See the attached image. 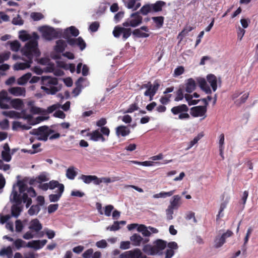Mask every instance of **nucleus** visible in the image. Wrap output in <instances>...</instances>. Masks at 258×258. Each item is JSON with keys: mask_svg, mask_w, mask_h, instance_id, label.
<instances>
[{"mask_svg": "<svg viewBox=\"0 0 258 258\" xmlns=\"http://www.w3.org/2000/svg\"><path fill=\"white\" fill-rule=\"evenodd\" d=\"M67 46L66 42L63 40H58L56 42V45L54 49L58 52H62Z\"/></svg>", "mask_w": 258, "mask_h": 258, "instance_id": "obj_40", "label": "nucleus"}, {"mask_svg": "<svg viewBox=\"0 0 258 258\" xmlns=\"http://www.w3.org/2000/svg\"><path fill=\"white\" fill-rule=\"evenodd\" d=\"M118 180L119 178L118 177H102L101 178H98L97 177V180L96 181V185H99L102 183L108 184L110 183L118 181Z\"/></svg>", "mask_w": 258, "mask_h": 258, "instance_id": "obj_32", "label": "nucleus"}, {"mask_svg": "<svg viewBox=\"0 0 258 258\" xmlns=\"http://www.w3.org/2000/svg\"><path fill=\"white\" fill-rule=\"evenodd\" d=\"M166 241L158 239L153 242V245H145L143 248V250L148 255H161L163 253V250L166 247Z\"/></svg>", "mask_w": 258, "mask_h": 258, "instance_id": "obj_7", "label": "nucleus"}, {"mask_svg": "<svg viewBox=\"0 0 258 258\" xmlns=\"http://www.w3.org/2000/svg\"><path fill=\"white\" fill-rule=\"evenodd\" d=\"M130 240L133 244L135 246H140L142 243H147L149 241V239H144L140 235L134 234L130 237Z\"/></svg>", "mask_w": 258, "mask_h": 258, "instance_id": "obj_26", "label": "nucleus"}, {"mask_svg": "<svg viewBox=\"0 0 258 258\" xmlns=\"http://www.w3.org/2000/svg\"><path fill=\"white\" fill-rule=\"evenodd\" d=\"M79 178L81 179L85 183L89 184L93 182L94 184L96 185V181L97 180V176L95 175H82Z\"/></svg>", "mask_w": 258, "mask_h": 258, "instance_id": "obj_34", "label": "nucleus"}, {"mask_svg": "<svg viewBox=\"0 0 258 258\" xmlns=\"http://www.w3.org/2000/svg\"><path fill=\"white\" fill-rule=\"evenodd\" d=\"M193 29L192 27L188 26L185 27L184 29L178 34V37L182 39L183 37L186 36L188 32Z\"/></svg>", "mask_w": 258, "mask_h": 258, "instance_id": "obj_56", "label": "nucleus"}, {"mask_svg": "<svg viewBox=\"0 0 258 258\" xmlns=\"http://www.w3.org/2000/svg\"><path fill=\"white\" fill-rule=\"evenodd\" d=\"M9 92L15 96H25L26 90L25 88L21 87H11L8 90Z\"/></svg>", "mask_w": 258, "mask_h": 258, "instance_id": "obj_24", "label": "nucleus"}, {"mask_svg": "<svg viewBox=\"0 0 258 258\" xmlns=\"http://www.w3.org/2000/svg\"><path fill=\"white\" fill-rule=\"evenodd\" d=\"M7 44L10 45L11 50L15 52L18 51L21 47V44L18 40L8 41Z\"/></svg>", "mask_w": 258, "mask_h": 258, "instance_id": "obj_42", "label": "nucleus"}, {"mask_svg": "<svg viewBox=\"0 0 258 258\" xmlns=\"http://www.w3.org/2000/svg\"><path fill=\"white\" fill-rule=\"evenodd\" d=\"M38 62L42 65L48 66V67H51L53 65L50 62V60L48 57H42L39 59Z\"/></svg>", "mask_w": 258, "mask_h": 258, "instance_id": "obj_58", "label": "nucleus"}, {"mask_svg": "<svg viewBox=\"0 0 258 258\" xmlns=\"http://www.w3.org/2000/svg\"><path fill=\"white\" fill-rule=\"evenodd\" d=\"M53 133L54 132L53 130L45 126L40 127L38 130L30 132L31 134L36 136L35 138L38 140L44 141H46L48 137Z\"/></svg>", "mask_w": 258, "mask_h": 258, "instance_id": "obj_12", "label": "nucleus"}, {"mask_svg": "<svg viewBox=\"0 0 258 258\" xmlns=\"http://www.w3.org/2000/svg\"><path fill=\"white\" fill-rule=\"evenodd\" d=\"M40 211V208L39 205H33L28 211V213L30 216H34L37 215Z\"/></svg>", "mask_w": 258, "mask_h": 258, "instance_id": "obj_52", "label": "nucleus"}, {"mask_svg": "<svg viewBox=\"0 0 258 258\" xmlns=\"http://www.w3.org/2000/svg\"><path fill=\"white\" fill-rule=\"evenodd\" d=\"M152 19L156 23L157 27L160 28L162 26L164 22V18L163 17H153Z\"/></svg>", "mask_w": 258, "mask_h": 258, "instance_id": "obj_55", "label": "nucleus"}, {"mask_svg": "<svg viewBox=\"0 0 258 258\" xmlns=\"http://www.w3.org/2000/svg\"><path fill=\"white\" fill-rule=\"evenodd\" d=\"M2 114L7 117L13 118H22L27 120L29 123L31 125H34L40 123V122L46 119L47 118L44 116H38L34 120L31 114H27L26 110H22L21 112H18L15 111H4Z\"/></svg>", "mask_w": 258, "mask_h": 258, "instance_id": "obj_5", "label": "nucleus"}, {"mask_svg": "<svg viewBox=\"0 0 258 258\" xmlns=\"http://www.w3.org/2000/svg\"><path fill=\"white\" fill-rule=\"evenodd\" d=\"M85 79L83 78H80L78 79L76 84L77 87L74 89L73 94L75 97L77 96L81 92L82 89V86L81 83L84 81Z\"/></svg>", "mask_w": 258, "mask_h": 258, "instance_id": "obj_46", "label": "nucleus"}, {"mask_svg": "<svg viewBox=\"0 0 258 258\" xmlns=\"http://www.w3.org/2000/svg\"><path fill=\"white\" fill-rule=\"evenodd\" d=\"M116 135L118 137H125L130 133V130L127 126L120 125L115 128Z\"/></svg>", "mask_w": 258, "mask_h": 258, "instance_id": "obj_28", "label": "nucleus"}, {"mask_svg": "<svg viewBox=\"0 0 258 258\" xmlns=\"http://www.w3.org/2000/svg\"><path fill=\"white\" fill-rule=\"evenodd\" d=\"M12 127L14 130H17L20 128L22 130H29L30 128V127L26 125L22 124V123L19 121H14Z\"/></svg>", "mask_w": 258, "mask_h": 258, "instance_id": "obj_51", "label": "nucleus"}, {"mask_svg": "<svg viewBox=\"0 0 258 258\" xmlns=\"http://www.w3.org/2000/svg\"><path fill=\"white\" fill-rule=\"evenodd\" d=\"M34 102L32 101H29L27 103L30 107V111L33 114H45V110L34 106Z\"/></svg>", "mask_w": 258, "mask_h": 258, "instance_id": "obj_30", "label": "nucleus"}, {"mask_svg": "<svg viewBox=\"0 0 258 258\" xmlns=\"http://www.w3.org/2000/svg\"><path fill=\"white\" fill-rule=\"evenodd\" d=\"M120 258H147V256L143 254L139 248L125 251L122 253Z\"/></svg>", "mask_w": 258, "mask_h": 258, "instance_id": "obj_14", "label": "nucleus"}, {"mask_svg": "<svg viewBox=\"0 0 258 258\" xmlns=\"http://www.w3.org/2000/svg\"><path fill=\"white\" fill-rule=\"evenodd\" d=\"M43 38L47 40H51L57 37L61 33L60 29H54L48 26H43L39 28Z\"/></svg>", "mask_w": 258, "mask_h": 258, "instance_id": "obj_10", "label": "nucleus"}, {"mask_svg": "<svg viewBox=\"0 0 258 258\" xmlns=\"http://www.w3.org/2000/svg\"><path fill=\"white\" fill-rule=\"evenodd\" d=\"M69 33H71L72 36L75 37L77 36L79 34V30L74 26H71L70 27L66 29L63 34V37L65 38H68V34Z\"/></svg>", "mask_w": 258, "mask_h": 258, "instance_id": "obj_39", "label": "nucleus"}, {"mask_svg": "<svg viewBox=\"0 0 258 258\" xmlns=\"http://www.w3.org/2000/svg\"><path fill=\"white\" fill-rule=\"evenodd\" d=\"M165 258H171L178 248V244L174 241L170 242L166 245Z\"/></svg>", "mask_w": 258, "mask_h": 258, "instance_id": "obj_17", "label": "nucleus"}, {"mask_svg": "<svg viewBox=\"0 0 258 258\" xmlns=\"http://www.w3.org/2000/svg\"><path fill=\"white\" fill-rule=\"evenodd\" d=\"M28 228L32 232L37 233L42 229V225L38 219L35 218L29 222Z\"/></svg>", "mask_w": 258, "mask_h": 258, "instance_id": "obj_18", "label": "nucleus"}, {"mask_svg": "<svg viewBox=\"0 0 258 258\" xmlns=\"http://www.w3.org/2000/svg\"><path fill=\"white\" fill-rule=\"evenodd\" d=\"M2 157L3 159L6 162H10L11 160L12 157L10 154V149L7 143L5 144L3 146Z\"/></svg>", "mask_w": 258, "mask_h": 258, "instance_id": "obj_31", "label": "nucleus"}, {"mask_svg": "<svg viewBox=\"0 0 258 258\" xmlns=\"http://www.w3.org/2000/svg\"><path fill=\"white\" fill-rule=\"evenodd\" d=\"M58 66L65 70H70L71 73H74L75 71V65L74 64H66L62 62L58 63Z\"/></svg>", "mask_w": 258, "mask_h": 258, "instance_id": "obj_50", "label": "nucleus"}, {"mask_svg": "<svg viewBox=\"0 0 258 258\" xmlns=\"http://www.w3.org/2000/svg\"><path fill=\"white\" fill-rule=\"evenodd\" d=\"M10 104L16 110H21L23 108L24 103L22 99L16 98L11 100Z\"/></svg>", "mask_w": 258, "mask_h": 258, "instance_id": "obj_35", "label": "nucleus"}, {"mask_svg": "<svg viewBox=\"0 0 258 258\" xmlns=\"http://www.w3.org/2000/svg\"><path fill=\"white\" fill-rule=\"evenodd\" d=\"M64 190L61 189L60 191H56V194H51L48 196L49 200L50 202H56L59 200Z\"/></svg>", "mask_w": 258, "mask_h": 258, "instance_id": "obj_41", "label": "nucleus"}, {"mask_svg": "<svg viewBox=\"0 0 258 258\" xmlns=\"http://www.w3.org/2000/svg\"><path fill=\"white\" fill-rule=\"evenodd\" d=\"M46 242L47 240L45 239L42 240H32L28 242L26 244V246L35 249H39L43 247Z\"/></svg>", "mask_w": 258, "mask_h": 258, "instance_id": "obj_22", "label": "nucleus"}, {"mask_svg": "<svg viewBox=\"0 0 258 258\" xmlns=\"http://www.w3.org/2000/svg\"><path fill=\"white\" fill-rule=\"evenodd\" d=\"M27 221L26 220H24L23 222L21 221L20 220H16L15 222L16 231L18 232H21L24 227V223H25Z\"/></svg>", "mask_w": 258, "mask_h": 258, "instance_id": "obj_53", "label": "nucleus"}, {"mask_svg": "<svg viewBox=\"0 0 258 258\" xmlns=\"http://www.w3.org/2000/svg\"><path fill=\"white\" fill-rule=\"evenodd\" d=\"M25 190L26 185L22 181H18L16 184L13 185L10 200L15 203L12 207L11 213L12 216L16 218L19 217L22 211L21 205L22 202L26 204V208H28L32 203L31 199L24 192Z\"/></svg>", "mask_w": 258, "mask_h": 258, "instance_id": "obj_1", "label": "nucleus"}, {"mask_svg": "<svg viewBox=\"0 0 258 258\" xmlns=\"http://www.w3.org/2000/svg\"><path fill=\"white\" fill-rule=\"evenodd\" d=\"M68 43L72 46H78L81 50H84L86 46L85 41L80 37L78 38H68Z\"/></svg>", "mask_w": 258, "mask_h": 258, "instance_id": "obj_20", "label": "nucleus"}, {"mask_svg": "<svg viewBox=\"0 0 258 258\" xmlns=\"http://www.w3.org/2000/svg\"><path fill=\"white\" fill-rule=\"evenodd\" d=\"M159 86V83L157 81H155L153 84L151 82L143 84L142 86V88L146 89L144 92V95L149 96L150 97L149 100L151 101L153 100V96L156 93Z\"/></svg>", "mask_w": 258, "mask_h": 258, "instance_id": "obj_13", "label": "nucleus"}, {"mask_svg": "<svg viewBox=\"0 0 258 258\" xmlns=\"http://www.w3.org/2000/svg\"><path fill=\"white\" fill-rule=\"evenodd\" d=\"M207 80L209 84H210L213 91L214 92L216 91L217 89L218 83L220 81V79H218L217 77L213 74H209L207 76Z\"/></svg>", "mask_w": 258, "mask_h": 258, "instance_id": "obj_27", "label": "nucleus"}, {"mask_svg": "<svg viewBox=\"0 0 258 258\" xmlns=\"http://www.w3.org/2000/svg\"><path fill=\"white\" fill-rule=\"evenodd\" d=\"M107 242L105 239H102L100 241L96 242V245L97 247L100 248H104L107 246Z\"/></svg>", "mask_w": 258, "mask_h": 258, "instance_id": "obj_62", "label": "nucleus"}, {"mask_svg": "<svg viewBox=\"0 0 258 258\" xmlns=\"http://www.w3.org/2000/svg\"><path fill=\"white\" fill-rule=\"evenodd\" d=\"M125 6L128 9L136 11L141 6V0H127Z\"/></svg>", "mask_w": 258, "mask_h": 258, "instance_id": "obj_29", "label": "nucleus"}, {"mask_svg": "<svg viewBox=\"0 0 258 258\" xmlns=\"http://www.w3.org/2000/svg\"><path fill=\"white\" fill-rule=\"evenodd\" d=\"M188 107L185 104L174 106L171 109V111L174 115H177L175 117L176 119H187L189 118V115L187 113Z\"/></svg>", "mask_w": 258, "mask_h": 258, "instance_id": "obj_11", "label": "nucleus"}, {"mask_svg": "<svg viewBox=\"0 0 258 258\" xmlns=\"http://www.w3.org/2000/svg\"><path fill=\"white\" fill-rule=\"evenodd\" d=\"M45 72H53L54 75L56 76H61L63 75V72L60 69H54L53 65L51 67H47Z\"/></svg>", "mask_w": 258, "mask_h": 258, "instance_id": "obj_48", "label": "nucleus"}, {"mask_svg": "<svg viewBox=\"0 0 258 258\" xmlns=\"http://www.w3.org/2000/svg\"><path fill=\"white\" fill-rule=\"evenodd\" d=\"M21 52L23 56L27 58V59L25 60L24 62L18 61L15 63L13 69L15 71L25 70L30 68L33 62V58L37 57L40 55V52L35 53L33 52L29 51L28 45L22 47Z\"/></svg>", "mask_w": 258, "mask_h": 258, "instance_id": "obj_4", "label": "nucleus"}, {"mask_svg": "<svg viewBox=\"0 0 258 258\" xmlns=\"http://www.w3.org/2000/svg\"><path fill=\"white\" fill-rule=\"evenodd\" d=\"M60 106H61V105L59 103H56L51 106H50L49 107H48L47 108V110H45V113L46 112L48 113H50L52 112L53 111H54L57 109H59L60 107Z\"/></svg>", "mask_w": 258, "mask_h": 258, "instance_id": "obj_59", "label": "nucleus"}, {"mask_svg": "<svg viewBox=\"0 0 258 258\" xmlns=\"http://www.w3.org/2000/svg\"><path fill=\"white\" fill-rule=\"evenodd\" d=\"M165 5V2L162 1H158L154 4H152L153 12H158L161 11L162 8L164 7Z\"/></svg>", "mask_w": 258, "mask_h": 258, "instance_id": "obj_38", "label": "nucleus"}, {"mask_svg": "<svg viewBox=\"0 0 258 258\" xmlns=\"http://www.w3.org/2000/svg\"><path fill=\"white\" fill-rule=\"evenodd\" d=\"M109 134V129L106 126H104L102 127L100 130L97 129L91 133H87V137H88L90 140L94 142H104L107 140Z\"/></svg>", "mask_w": 258, "mask_h": 258, "instance_id": "obj_8", "label": "nucleus"}, {"mask_svg": "<svg viewBox=\"0 0 258 258\" xmlns=\"http://www.w3.org/2000/svg\"><path fill=\"white\" fill-rule=\"evenodd\" d=\"M78 169L74 166L69 167L66 171V177L70 179L73 180L78 174Z\"/></svg>", "mask_w": 258, "mask_h": 258, "instance_id": "obj_33", "label": "nucleus"}, {"mask_svg": "<svg viewBox=\"0 0 258 258\" xmlns=\"http://www.w3.org/2000/svg\"><path fill=\"white\" fill-rule=\"evenodd\" d=\"M207 107L206 106H197L190 109V113L195 117H202L204 119L206 117Z\"/></svg>", "mask_w": 258, "mask_h": 258, "instance_id": "obj_15", "label": "nucleus"}, {"mask_svg": "<svg viewBox=\"0 0 258 258\" xmlns=\"http://www.w3.org/2000/svg\"><path fill=\"white\" fill-rule=\"evenodd\" d=\"M10 99H0V107L3 109H7L9 108V104H10Z\"/></svg>", "mask_w": 258, "mask_h": 258, "instance_id": "obj_57", "label": "nucleus"}, {"mask_svg": "<svg viewBox=\"0 0 258 258\" xmlns=\"http://www.w3.org/2000/svg\"><path fill=\"white\" fill-rule=\"evenodd\" d=\"M149 30L146 26H142L139 29H135L133 34L135 36L139 38H147L149 36L148 33Z\"/></svg>", "mask_w": 258, "mask_h": 258, "instance_id": "obj_19", "label": "nucleus"}, {"mask_svg": "<svg viewBox=\"0 0 258 258\" xmlns=\"http://www.w3.org/2000/svg\"><path fill=\"white\" fill-rule=\"evenodd\" d=\"M199 97L200 95L196 92L194 93L192 95L186 94L184 95V98L189 105H193L198 104L200 100L197 99Z\"/></svg>", "mask_w": 258, "mask_h": 258, "instance_id": "obj_23", "label": "nucleus"}, {"mask_svg": "<svg viewBox=\"0 0 258 258\" xmlns=\"http://www.w3.org/2000/svg\"><path fill=\"white\" fill-rule=\"evenodd\" d=\"M14 244L18 249H20L21 247H27V243H26V242L20 239L16 240L14 241Z\"/></svg>", "mask_w": 258, "mask_h": 258, "instance_id": "obj_54", "label": "nucleus"}, {"mask_svg": "<svg viewBox=\"0 0 258 258\" xmlns=\"http://www.w3.org/2000/svg\"><path fill=\"white\" fill-rule=\"evenodd\" d=\"M139 12L143 15H147L148 13L153 12L152 4H148L144 5Z\"/></svg>", "mask_w": 258, "mask_h": 258, "instance_id": "obj_44", "label": "nucleus"}, {"mask_svg": "<svg viewBox=\"0 0 258 258\" xmlns=\"http://www.w3.org/2000/svg\"><path fill=\"white\" fill-rule=\"evenodd\" d=\"M31 18L34 21H38L43 18V15L40 13L33 12L30 15Z\"/></svg>", "mask_w": 258, "mask_h": 258, "instance_id": "obj_61", "label": "nucleus"}, {"mask_svg": "<svg viewBox=\"0 0 258 258\" xmlns=\"http://www.w3.org/2000/svg\"><path fill=\"white\" fill-rule=\"evenodd\" d=\"M182 204L181 197L178 195H174L170 199L169 204L165 210L167 220H170L173 219L174 211L178 210Z\"/></svg>", "mask_w": 258, "mask_h": 258, "instance_id": "obj_9", "label": "nucleus"}, {"mask_svg": "<svg viewBox=\"0 0 258 258\" xmlns=\"http://www.w3.org/2000/svg\"><path fill=\"white\" fill-rule=\"evenodd\" d=\"M137 231L142 233L144 236L148 237L151 235V232L148 230V227L146 226L145 225H140L138 226Z\"/></svg>", "mask_w": 258, "mask_h": 258, "instance_id": "obj_45", "label": "nucleus"}, {"mask_svg": "<svg viewBox=\"0 0 258 258\" xmlns=\"http://www.w3.org/2000/svg\"><path fill=\"white\" fill-rule=\"evenodd\" d=\"M40 143L33 144L32 145V150H27L25 149H22V152L24 153H28L30 154H33L40 151V149H38L40 146Z\"/></svg>", "mask_w": 258, "mask_h": 258, "instance_id": "obj_43", "label": "nucleus"}, {"mask_svg": "<svg viewBox=\"0 0 258 258\" xmlns=\"http://www.w3.org/2000/svg\"><path fill=\"white\" fill-rule=\"evenodd\" d=\"M197 82L201 89L205 91L207 94H211L212 90L210 87L208 85L205 78L202 77H197L196 82Z\"/></svg>", "mask_w": 258, "mask_h": 258, "instance_id": "obj_21", "label": "nucleus"}, {"mask_svg": "<svg viewBox=\"0 0 258 258\" xmlns=\"http://www.w3.org/2000/svg\"><path fill=\"white\" fill-rule=\"evenodd\" d=\"M249 94L248 92H243L242 94L239 96V99L235 100V103L238 105L241 104L245 102L248 97Z\"/></svg>", "mask_w": 258, "mask_h": 258, "instance_id": "obj_49", "label": "nucleus"}, {"mask_svg": "<svg viewBox=\"0 0 258 258\" xmlns=\"http://www.w3.org/2000/svg\"><path fill=\"white\" fill-rule=\"evenodd\" d=\"M176 96L175 98V101H179L183 99L184 97L183 93V90L181 89H178L176 93Z\"/></svg>", "mask_w": 258, "mask_h": 258, "instance_id": "obj_63", "label": "nucleus"}, {"mask_svg": "<svg viewBox=\"0 0 258 258\" xmlns=\"http://www.w3.org/2000/svg\"><path fill=\"white\" fill-rule=\"evenodd\" d=\"M233 233L231 231L227 230L221 236H217L214 240V246L216 248L222 246L225 242V239L230 237Z\"/></svg>", "mask_w": 258, "mask_h": 258, "instance_id": "obj_16", "label": "nucleus"}, {"mask_svg": "<svg viewBox=\"0 0 258 258\" xmlns=\"http://www.w3.org/2000/svg\"><path fill=\"white\" fill-rule=\"evenodd\" d=\"M36 180L39 182L46 181L49 180L48 176L45 174H41L36 177Z\"/></svg>", "mask_w": 258, "mask_h": 258, "instance_id": "obj_64", "label": "nucleus"}, {"mask_svg": "<svg viewBox=\"0 0 258 258\" xmlns=\"http://www.w3.org/2000/svg\"><path fill=\"white\" fill-rule=\"evenodd\" d=\"M196 80L193 78H189L185 81V89L187 93H191L196 90Z\"/></svg>", "mask_w": 258, "mask_h": 258, "instance_id": "obj_25", "label": "nucleus"}, {"mask_svg": "<svg viewBox=\"0 0 258 258\" xmlns=\"http://www.w3.org/2000/svg\"><path fill=\"white\" fill-rule=\"evenodd\" d=\"M31 76L32 74L30 73H27L19 78L17 80V83L19 85H24L29 81Z\"/></svg>", "mask_w": 258, "mask_h": 258, "instance_id": "obj_36", "label": "nucleus"}, {"mask_svg": "<svg viewBox=\"0 0 258 258\" xmlns=\"http://www.w3.org/2000/svg\"><path fill=\"white\" fill-rule=\"evenodd\" d=\"M139 13V12H136L131 14L130 17L123 23V27L120 26L115 27L113 31V36L116 38H118L122 34L124 39L128 38L131 35V29L124 27H136L141 24L142 17Z\"/></svg>", "mask_w": 258, "mask_h": 258, "instance_id": "obj_2", "label": "nucleus"}, {"mask_svg": "<svg viewBox=\"0 0 258 258\" xmlns=\"http://www.w3.org/2000/svg\"><path fill=\"white\" fill-rule=\"evenodd\" d=\"M19 38L23 42L28 41L23 47L28 45L29 51L35 53L40 52L38 47L39 36L35 32L29 34L27 31L21 30L19 32Z\"/></svg>", "mask_w": 258, "mask_h": 258, "instance_id": "obj_3", "label": "nucleus"}, {"mask_svg": "<svg viewBox=\"0 0 258 258\" xmlns=\"http://www.w3.org/2000/svg\"><path fill=\"white\" fill-rule=\"evenodd\" d=\"M171 97V95L168 94L165 96H162L160 99V102L162 104H167L170 101V98Z\"/></svg>", "mask_w": 258, "mask_h": 258, "instance_id": "obj_60", "label": "nucleus"}, {"mask_svg": "<svg viewBox=\"0 0 258 258\" xmlns=\"http://www.w3.org/2000/svg\"><path fill=\"white\" fill-rule=\"evenodd\" d=\"M49 189L53 190L55 188H57V191H60L61 189L63 190L64 189V185L60 183L58 181L54 180H51L49 182Z\"/></svg>", "mask_w": 258, "mask_h": 258, "instance_id": "obj_37", "label": "nucleus"}, {"mask_svg": "<svg viewBox=\"0 0 258 258\" xmlns=\"http://www.w3.org/2000/svg\"><path fill=\"white\" fill-rule=\"evenodd\" d=\"M7 255L8 258H12L13 251L11 246L4 248L0 251V256Z\"/></svg>", "mask_w": 258, "mask_h": 258, "instance_id": "obj_47", "label": "nucleus"}, {"mask_svg": "<svg viewBox=\"0 0 258 258\" xmlns=\"http://www.w3.org/2000/svg\"><path fill=\"white\" fill-rule=\"evenodd\" d=\"M41 88L48 94H54L60 89L56 78L49 76L41 77Z\"/></svg>", "mask_w": 258, "mask_h": 258, "instance_id": "obj_6", "label": "nucleus"}]
</instances>
